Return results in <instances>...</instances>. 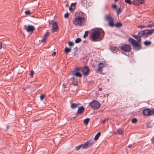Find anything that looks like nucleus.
Segmentation results:
<instances>
[{
  "label": "nucleus",
  "instance_id": "f257e3e1",
  "mask_svg": "<svg viewBox=\"0 0 154 154\" xmlns=\"http://www.w3.org/2000/svg\"><path fill=\"white\" fill-rule=\"evenodd\" d=\"M104 31L101 29H97L93 30L91 32L90 40L96 42L102 39L104 35Z\"/></svg>",
  "mask_w": 154,
  "mask_h": 154
},
{
  "label": "nucleus",
  "instance_id": "f03ea898",
  "mask_svg": "<svg viewBox=\"0 0 154 154\" xmlns=\"http://www.w3.org/2000/svg\"><path fill=\"white\" fill-rule=\"evenodd\" d=\"M105 19L109 22V25L112 27L115 26L116 27L119 28L122 25V23L119 22L114 24L113 23L114 20L109 15H106Z\"/></svg>",
  "mask_w": 154,
  "mask_h": 154
},
{
  "label": "nucleus",
  "instance_id": "7ed1b4c3",
  "mask_svg": "<svg viewBox=\"0 0 154 154\" xmlns=\"http://www.w3.org/2000/svg\"><path fill=\"white\" fill-rule=\"evenodd\" d=\"M84 21L85 19L83 17H78L74 19L73 23L75 26H81L84 23Z\"/></svg>",
  "mask_w": 154,
  "mask_h": 154
},
{
  "label": "nucleus",
  "instance_id": "20e7f679",
  "mask_svg": "<svg viewBox=\"0 0 154 154\" xmlns=\"http://www.w3.org/2000/svg\"><path fill=\"white\" fill-rule=\"evenodd\" d=\"M128 41L134 47L136 50H139L141 49V47L140 45L132 38L129 37L128 39Z\"/></svg>",
  "mask_w": 154,
  "mask_h": 154
},
{
  "label": "nucleus",
  "instance_id": "39448f33",
  "mask_svg": "<svg viewBox=\"0 0 154 154\" xmlns=\"http://www.w3.org/2000/svg\"><path fill=\"white\" fill-rule=\"evenodd\" d=\"M89 105L92 108L94 109H98L100 107V103L96 100H94L91 101L89 104Z\"/></svg>",
  "mask_w": 154,
  "mask_h": 154
},
{
  "label": "nucleus",
  "instance_id": "423d86ee",
  "mask_svg": "<svg viewBox=\"0 0 154 154\" xmlns=\"http://www.w3.org/2000/svg\"><path fill=\"white\" fill-rule=\"evenodd\" d=\"M140 36L143 37H146L149 35H150L149 30H145L141 31L139 32Z\"/></svg>",
  "mask_w": 154,
  "mask_h": 154
},
{
  "label": "nucleus",
  "instance_id": "0eeeda50",
  "mask_svg": "<svg viewBox=\"0 0 154 154\" xmlns=\"http://www.w3.org/2000/svg\"><path fill=\"white\" fill-rule=\"evenodd\" d=\"M78 69L77 68L75 70H74L72 72L71 75L72 76V78L74 79L75 78V76H76L77 77H80L82 76V75L80 73L78 72Z\"/></svg>",
  "mask_w": 154,
  "mask_h": 154
},
{
  "label": "nucleus",
  "instance_id": "6e6552de",
  "mask_svg": "<svg viewBox=\"0 0 154 154\" xmlns=\"http://www.w3.org/2000/svg\"><path fill=\"white\" fill-rule=\"evenodd\" d=\"M121 48L124 51L126 52H129L130 51L131 47L129 45L125 44L121 47Z\"/></svg>",
  "mask_w": 154,
  "mask_h": 154
},
{
  "label": "nucleus",
  "instance_id": "1a4fd4ad",
  "mask_svg": "<svg viewBox=\"0 0 154 154\" xmlns=\"http://www.w3.org/2000/svg\"><path fill=\"white\" fill-rule=\"evenodd\" d=\"M93 139H90L84 143V147L87 149L91 146L94 143Z\"/></svg>",
  "mask_w": 154,
  "mask_h": 154
},
{
  "label": "nucleus",
  "instance_id": "9d476101",
  "mask_svg": "<svg viewBox=\"0 0 154 154\" xmlns=\"http://www.w3.org/2000/svg\"><path fill=\"white\" fill-rule=\"evenodd\" d=\"M24 29H26L27 32H32L35 29V28L33 26L30 25L27 26L26 25H24Z\"/></svg>",
  "mask_w": 154,
  "mask_h": 154
},
{
  "label": "nucleus",
  "instance_id": "9b49d317",
  "mask_svg": "<svg viewBox=\"0 0 154 154\" xmlns=\"http://www.w3.org/2000/svg\"><path fill=\"white\" fill-rule=\"evenodd\" d=\"M143 113L145 116H149L151 114V110L149 109L146 108L143 110Z\"/></svg>",
  "mask_w": 154,
  "mask_h": 154
},
{
  "label": "nucleus",
  "instance_id": "f8f14e48",
  "mask_svg": "<svg viewBox=\"0 0 154 154\" xmlns=\"http://www.w3.org/2000/svg\"><path fill=\"white\" fill-rule=\"evenodd\" d=\"M144 0H134L133 1V3L135 5L138 6L140 4H143Z\"/></svg>",
  "mask_w": 154,
  "mask_h": 154
},
{
  "label": "nucleus",
  "instance_id": "ddd939ff",
  "mask_svg": "<svg viewBox=\"0 0 154 154\" xmlns=\"http://www.w3.org/2000/svg\"><path fill=\"white\" fill-rule=\"evenodd\" d=\"M82 71L84 75H86L88 74V72L89 71V69L88 68L87 66H84L82 69Z\"/></svg>",
  "mask_w": 154,
  "mask_h": 154
},
{
  "label": "nucleus",
  "instance_id": "4468645a",
  "mask_svg": "<svg viewBox=\"0 0 154 154\" xmlns=\"http://www.w3.org/2000/svg\"><path fill=\"white\" fill-rule=\"evenodd\" d=\"M58 29V25L56 22L53 23L52 26V32H57Z\"/></svg>",
  "mask_w": 154,
  "mask_h": 154
},
{
  "label": "nucleus",
  "instance_id": "2eb2a0df",
  "mask_svg": "<svg viewBox=\"0 0 154 154\" xmlns=\"http://www.w3.org/2000/svg\"><path fill=\"white\" fill-rule=\"evenodd\" d=\"M104 66L103 63L101 62L99 64L98 68L97 70L99 72H101L102 69Z\"/></svg>",
  "mask_w": 154,
  "mask_h": 154
},
{
  "label": "nucleus",
  "instance_id": "dca6fc26",
  "mask_svg": "<svg viewBox=\"0 0 154 154\" xmlns=\"http://www.w3.org/2000/svg\"><path fill=\"white\" fill-rule=\"evenodd\" d=\"M49 33L48 32V31H47L46 33L45 34L43 38L41 40V42L44 43L45 42L46 38L49 36Z\"/></svg>",
  "mask_w": 154,
  "mask_h": 154
},
{
  "label": "nucleus",
  "instance_id": "f3484780",
  "mask_svg": "<svg viewBox=\"0 0 154 154\" xmlns=\"http://www.w3.org/2000/svg\"><path fill=\"white\" fill-rule=\"evenodd\" d=\"M75 3H72L69 7V9L71 12H72L75 10Z\"/></svg>",
  "mask_w": 154,
  "mask_h": 154
},
{
  "label": "nucleus",
  "instance_id": "a211bd4d",
  "mask_svg": "<svg viewBox=\"0 0 154 154\" xmlns=\"http://www.w3.org/2000/svg\"><path fill=\"white\" fill-rule=\"evenodd\" d=\"M84 110V107L83 106H81L78 108L77 111V113L81 114L83 112Z\"/></svg>",
  "mask_w": 154,
  "mask_h": 154
},
{
  "label": "nucleus",
  "instance_id": "6ab92c4d",
  "mask_svg": "<svg viewBox=\"0 0 154 154\" xmlns=\"http://www.w3.org/2000/svg\"><path fill=\"white\" fill-rule=\"evenodd\" d=\"M81 148H82L84 149H86V148L84 147V143L83 144H81L78 146H76L75 149L76 150L78 151Z\"/></svg>",
  "mask_w": 154,
  "mask_h": 154
},
{
  "label": "nucleus",
  "instance_id": "aec40b11",
  "mask_svg": "<svg viewBox=\"0 0 154 154\" xmlns=\"http://www.w3.org/2000/svg\"><path fill=\"white\" fill-rule=\"evenodd\" d=\"M132 36L136 39L139 42H140L141 40V36H140L139 35V33L138 34V35H132Z\"/></svg>",
  "mask_w": 154,
  "mask_h": 154
},
{
  "label": "nucleus",
  "instance_id": "412c9836",
  "mask_svg": "<svg viewBox=\"0 0 154 154\" xmlns=\"http://www.w3.org/2000/svg\"><path fill=\"white\" fill-rule=\"evenodd\" d=\"M153 26H154V23L152 21H149L147 25V27L151 28Z\"/></svg>",
  "mask_w": 154,
  "mask_h": 154
},
{
  "label": "nucleus",
  "instance_id": "4be33fe9",
  "mask_svg": "<svg viewBox=\"0 0 154 154\" xmlns=\"http://www.w3.org/2000/svg\"><path fill=\"white\" fill-rule=\"evenodd\" d=\"M79 104L78 103H72L71 106V107L72 109H75L78 107V105Z\"/></svg>",
  "mask_w": 154,
  "mask_h": 154
},
{
  "label": "nucleus",
  "instance_id": "5701e85b",
  "mask_svg": "<svg viewBox=\"0 0 154 154\" xmlns=\"http://www.w3.org/2000/svg\"><path fill=\"white\" fill-rule=\"evenodd\" d=\"M117 48L116 47H111L110 48V50L112 52L114 53H116L117 52Z\"/></svg>",
  "mask_w": 154,
  "mask_h": 154
},
{
  "label": "nucleus",
  "instance_id": "b1692460",
  "mask_svg": "<svg viewBox=\"0 0 154 154\" xmlns=\"http://www.w3.org/2000/svg\"><path fill=\"white\" fill-rule=\"evenodd\" d=\"M100 134H101L100 132H98L97 133V134L95 135V136L94 137V140H97L98 139L99 136H100Z\"/></svg>",
  "mask_w": 154,
  "mask_h": 154
},
{
  "label": "nucleus",
  "instance_id": "393cba45",
  "mask_svg": "<svg viewBox=\"0 0 154 154\" xmlns=\"http://www.w3.org/2000/svg\"><path fill=\"white\" fill-rule=\"evenodd\" d=\"M144 44L146 46L149 45L151 44V42L149 41H146L144 42Z\"/></svg>",
  "mask_w": 154,
  "mask_h": 154
},
{
  "label": "nucleus",
  "instance_id": "a878e982",
  "mask_svg": "<svg viewBox=\"0 0 154 154\" xmlns=\"http://www.w3.org/2000/svg\"><path fill=\"white\" fill-rule=\"evenodd\" d=\"M89 121V119L87 118L84 120V122L85 124L87 125L88 124Z\"/></svg>",
  "mask_w": 154,
  "mask_h": 154
},
{
  "label": "nucleus",
  "instance_id": "bb28decb",
  "mask_svg": "<svg viewBox=\"0 0 154 154\" xmlns=\"http://www.w3.org/2000/svg\"><path fill=\"white\" fill-rule=\"evenodd\" d=\"M71 50V49L70 48H66L65 49V51L67 53H68Z\"/></svg>",
  "mask_w": 154,
  "mask_h": 154
},
{
  "label": "nucleus",
  "instance_id": "cd10ccee",
  "mask_svg": "<svg viewBox=\"0 0 154 154\" xmlns=\"http://www.w3.org/2000/svg\"><path fill=\"white\" fill-rule=\"evenodd\" d=\"M89 32L88 31H85L84 34V35H83L84 38H86L88 36Z\"/></svg>",
  "mask_w": 154,
  "mask_h": 154
},
{
  "label": "nucleus",
  "instance_id": "c85d7f7f",
  "mask_svg": "<svg viewBox=\"0 0 154 154\" xmlns=\"http://www.w3.org/2000/svg\"><path fill=\"white\" fill-rule=\"evenodd\" d=\"M81 41V39L80 38H77L75 41V42L76 43H78Z\"/></svg>",
  "mask_w": 154,
  "mask_h": 154
},
{
  "label": "nucleus",
  "instance_id": "c756f323",
  "mask_svg": "<svg viewBox=\"0 0 154 154\" xmlns=\"http://www.w3.org/2000/svg\"><path fill=\"white\" fill-rule=\"evenodd\" d=\"M117 132L119 134H123V131L121 129H119L117 130Z\"/></svg>",
  "mask_w": 154,
  "mask_h": 154
},
{
  "label": "nucleus",
  "instance_id": "7c9ffc66",
  "mask_svg": "<svg viewBox=\"0 0 154 154\" xmlns=\"http://www.w3.org/2000/svg\"><path fill=\"white\" fill-rule=\"evenodd\" d=\"M137 119L135 118H134L132 119L131 120V122L132 123H136L137 122Z\"/></svg>",
  "mask_w": 154,
  "mask_h": 154
},
{
  "label": "nucleus",
  "instance_id": "2f4dec72",
  "mask_svg": "<svg viewBox=\"0 0 154 154\" xmlns=\"http://www.w3.org/2000/svg\"><path fill=\"white\" fill-rule=\"evenodd\" d=\"M125 2L129 5H131L132 4V2L130 0H125Z\"/></svg>",
  "mask_w": 154,
  "mask_h": 154
},
{
  "label": "nucleus",
  "instance_id": "473e14b6",
  "mask_svg": "<svg viewBox=\"0 0 154 154\" xmlns=\"http://www.w3.org/2000/svg\"><path fill=\"white\" fill-rule=\"evenodd\" d=\"M109 118H107L104 119L103 120L102 122V123L103 124H104L107 121H108V120H109Z\"/></svg>",
  "mask_w": 154,
  "mask_h": 154
},
{
  "label": "nucleus",
  "instance_id": "72a5a7b5",
  "mask_svg": "<svg viewBox=\"0 0 154 154\" xmlns=\"http://www.w3.org/2000/svg\"><path fill=\"white\" fill-rule=\"evenodd\" d=\"M25 13L26 14V15H29L30 14V12L29 11H26L25 12Z\"/></svg>",
  "mask_w": 154,
  "mask_h": 154
},
{
  "label": "nucleus",
  "instance_id": "f704fd0d",
  "mask_svg": "<svg viewBox=\"0 0 154 154\" xmlns=\"http://www.w3.org/2000/svg\"><path fill=\"white\" fill-rule=\"evenodd\" d=\"M149 30V31L150 32V34L154 32V29L150 30Z\"/></svg>",
  "mask_w": 154,
  "mask_h": 154
},
{
  "label": "nucleus",
  "instance_id": "c9c22d12",
  "mask_svg": "<svg viewBox=\"0 0 154 154\" xmlns=\"http://www.w3.org/2000/svg\"><path fill=\"white\" fill-rule=\"evenodd\" d=\"M30 72L31 77H32L33 75V74L34 73V71L33 70H31L30 71Z\"/></svg>",
  "mask_w": 154,
  "mask_h": 154
},
{
  "label": "nucleus",
  "instance_id": "e433bc0d",
  "mask_svg": "<svg viewBox=\"0 0 154 154\" xmlns=\"http://www.w3.org/2000/svg\"><path fill=\"white\" fill-rule=\"evenodd\" d=\"M122 12V10L120 8H119L117 11L118 15L119 14L121 13Z\"/></svg>",
  "mask_w": 154,
  "mask_h": 154
},
{
  "label": "nucleus",
  "instance_id": "4c0bfd02",
  "mask_svg": "<svg viewBox=\"0 0 154 154\" xmlns=\"http://www.w3.org/2000/svg\"><path fill=\"white\" fill-rule=\"evenodd\" d=\"M68 45L69 46H72L73 45V43L72 42H69L68 43Z\"/></svg>",
  "mask_w": 154,
  "mask_h": 154
},
{
  "label": "nucleus",
  "instance_id": "58836bf2",
  "mask_svg": "<svg viewBox=\"0 0 154 154\" xmlns=\"http://www.w3.org/2000/svg\"><path fill=\"white\" fill-rule=\"evenodd\" d=\"M64 17L65 18H67L68 17L69 14L67 12L64 14Z\"/></svg>",
  "mask_w": 154,
  "mask_h": 154
},
{
  "label": "nucleus",
  "instance_id": "ea45409f",
  "mask_svg": "<svg viewBox=\"0 0 154 154\" xmlns=\"http://www.w3.org/2000/svg\"><path fill=\"white\" fill-rule=\"evenodd\" d=\"M44 98V96L43 95H42L40 96V98L41 100H43Z\"/></svg>",
  "mask_w": 154,
  "mask_h": 154
},
{
  "label": "nucleus",
  "instance_id": "a19ab883",
  "mask_svg": "<svg viewBox=\"0 0 154 154\" xmlns=\"http://www.w3.org/2000/svg\"><path fill=\"white\" fill-rule=\"evenodd\" d=\"M138 27L139 28H140L142 29V28H143L145 27V26H144L142 25V26H138Z\"/></svg>",
  "mask_w": 154,
  "mask_h": 154
},
{
  "label": "nucleus",
  "instance_id": "79ce46f5",
  "mask_svg": "<svg viewBox=\"0 0 154 154\" xmlns=\"http://www.w3.org/2000/svg\"><path fill=\"white\" fill-rule=\"evenodd\" d=\"M112 8H114L116 9L117 8V6L116 5H112Z\"/></svg>",
  "mask_w": 154,
  "mask_h": 154
},
{
  "label": "nucleus",
  "instance_id": "37998d69",
  "mask_svg": "<svg viewBox=\"0 0 154 154\" xmlns=\"http://www.w3.org/2000/svg\"><path fill=\"white\" fill-rule=\"evenodd\" d=\"M56 52H54L52 54V56H55L56 55Z\"/></svg>",
  "mask_w": 154,
  "mask_h": 154
},
{
  "label": "nucleus",
  "instance_id": "c03bdc74",
  "mask_svg": "<svg viewBox=\"0 0 154 154\" xmlns=\"http://www.w3.org/2000/svg\"><path fill=\"white\" fill-rule=\"evenodd\" d=\"M147 128H150L151 127L150 126V125L149 124H148L147 125Z\"/></svg>",
  "mask_w": 154,
  "mask_h": 154
},
{
  "label": "nucleus",
  "instance_id": "a18cd8bd",
  "mask_svg": "<svg viewBox=\"0 0 154 154\" xmlns=\"http://www.w3.org/2000/svg\"><path fill=\"white\" fill-rule=\"evenodd\" d=\"M132 145H131V144H130V145H129L128 146V147L129 148H131V147H132Z\"/></svg>",
  "mask_w": 154,
  "mask_h": 154
},
{
  "label": "nucleus",
  "instance_id": "49530a36",
  "mask_svg": "<svg viewBox=\"0 0 154 154\" xmlns=\"http://www.w3.org/2000/svg\"><path fill=\"white\" fill-rule=\"evenodd\" d=\"M151 113H152L154 115V109H152L151 110Z\"/></svg>",
  "mask_w": 154,
  "mask_h": 154
},
{
  "label": "nucleus",
  "instance_id": "de8ad7c7",
  "mask_svg": "<svg viewBox=\"0 0 154 154\" xmlns=\"http://www.w3.org/2000/svg\"><path fill=\"white\" fill-rule=\"evenodd\" d=\"M102 90V88H100L99 89V90L101 91Z\"/></svg>",
  "mask_w": 154,
  "mask_h": 154
},
{
  "label": "nucleus",
  "instance_id": "09e8293b",
  "mask_svg": "<svg viewBox=\"0 0 154 154\" xmlns=\"http://www.w3.org/2000/svg\"><path fill=\"white\" fill-rule=\"evenodd\" d=\"M2 45L1 42H0V49L2 48Z\"/></svg>",
  "mask_w": 154,
  "mask_h": 154
},
{
  "label": "nucleus",
  "instance_id": "8fccbe9b",
  "mask_svg": "<svg viewBox=\"0 0 154 154\" xmlns=\"http://www.w3.org/2000/svg\"><path fill=\"white\" fill-rule=\"evenodd\" d=\"M79 114L78 113H76V114H75V116H76V117H77L78 116V114Z\"/></svg>",
  "mask_w": 154,
  "mask_h": 154
},
{
  "label": "nucleus",
  "instance_id": "3c124183",
  "mask_svg": "<svg viewBox=\"0 0 154 154\" xmlns=\"http://www.w3.org/2000/svg\"><path fill=\"white\" fill-rule=\"evenodd\" d=\"M76 117V116H74L72 118L73 119H75Z\"/></svg>",
  "mask_w": 154,
  "mask_h": 154
},
{
  "label": "nucleus",
  "instance_id": "603ef678",
  "mask_svg": "<svg viewBox=\"0 0 154 154\" xmlns=\"http://www.w3.org/2000/svg\"><path fill=\"white\" fill-rule=\"evenodd\" d=\"M7 129H8L9 128V126H7L6 127Z\"/></svg>",
  "mask_w": 154,
  "mask_h": 154
},
{
  "label": "nucleus",
  "instance_id": "864d4df0",
  "mask_svg": "<svg viewBox=\"0 0 154 154\" xmlns=\"http://www.w3.org/2000/svg\"><path fill=\"white\" fill-rule=\"evenodd\" d=\"M73 85H77V84H75V83L74 84H73Z\"/></svg>",
  "mask_w": 154,
  "mask_h": 154
},
{
  "label": "nucleus",
  "instance_id": "5fc2aeb1",
  "mask_svg": "<svg viewBox=\"0 0 154 154\" xmlns=\"http://www.w3.org/2000/svg\"><path fill=\"white\" fill-rule=\"evenodd\" d=\"M118 0H115V2H117V1H118Z\"/></svg>",
  "mask_w": 154,
  "mask_h": 154
},
{
  "label": "nucleus",
  "instance_id": "6e6d98bb",
  "mask_svg": "<svg viewBox=\"0 0 154 154\" xmlns=\"http://www.w3.org/2000/svg\"><path fill=\"white\" fill-rule=\"evenodd\" d=\"M65 85H63V87L64 88L65 87Z\"/></svg>",
  "mask_w": 154,
  "mask_h": 154
},
{
  "label": "nucleus",
  "instance_id": "4d7b16f0",
  "mask_svg": "<svg viewBox=\"0 0 154 154\" xmlns=\"http://www.w3.org/2000/svg\"><path fill=\"white\" fill-rule=\"evenodd\" d=\"M75 48H76L77 49H78L77 47H76L75 48H74V49H75Z\"/></svg>",
  "mask_w": 154,
  "mask_h": 154
},
{
  "label": "nucleus",
  "instance_id": "13d9d810",
  "mask_svg": "<svg viewBox=\"0 0 154 154\" xmlns=\"http://www.w3.org/2000/svg\"><path fill=\"white\" fill-rule=\"evenodd\" d=\"M107 5H106V8H107Z\"/></svg>",
  "mask_w": 154,
  "mask_h": 154
}]
</instances>
